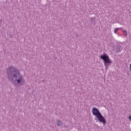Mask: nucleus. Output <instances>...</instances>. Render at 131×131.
Wrapping results in <instances>:
<instances>
[{"mask_svg":"<svg viewBox=\"0 0 131 131\" xmlns=\"http://www.w3.org/2000/svg\"><path fill=\"white\" fill-rule=\"evenodd\" d=\"M6 73L9 81L12 82L15 86L17 84L18 85L25 84V79L20 73L19 70L16 69L15 67L11 66L6 69Z\"/></svg>","mask_w":131,"mask_h":131,"instance_id":"1","label":"nucleus"},{"mask_svg":"<svg viewBox=\"0 0 131 131\" xmlns=\"http://www.w3.org/2000/svg\"><path fill=\"white\" fill-rule=\"evenodd\" d=\"M122 32H123L124 35H125V36H127V32H126V31H124V30H122Z\"/></svg>","mask_w":131,"mask_h":131,"instance_id":"6","label":"nucleus"},{"mask_svg":"<svg viewBox=\"0 0 131 131\" xmlns=\"http://www.w3.org/2000/svg\"><path fill=\"white\" fill-rule=\"evenodd\" d=\"M63 124V122H62V121L61 120H58L57 121V126H61Z\"/></svg>","mask_w":131,"mask_h":131,"instance_id":"5","label":"nucleus"},{"mask_svg":"<svg viewBox=\"0 0 131 131\" xmlns=\"http://www.w3.org/2000/svg\"><path fill=\"white\" fill-rule=\"evenodd\" d=\"M91 21L95 22V17L91 18Z\"/></svg>","mask_w":131,"mask_h":131,"instance_id":"8","label":"nucleus"},{"mask_svg":"<svg viewBox=\"0 0 131 131\" xmlns=\"http://www.w3.org/2000/svg\"><path fill=\"white\" fill-rule=\"evenodd\" d=\"M118 30H119V28H116L115 31H114V33H117V31H118Z\"/></svg>","mask_w":131,"mask_h":131,"instance_id":"7","label":"nucleus"},{"mask_svg":"<svg viewBox=\"0 0 131 131\" xmlns=\"http://www.w3.org/2000/svg\"><path fill=\"white\" fill-rule=\"evenodd\" d=\"M123 49V48H122V46H118L117 47V48L116 49H115L114 51L116 53H119L122 51Z\"/></svg>","mask_w":131,"mask_h":131,"instance_id":"4","label":"nucleus"},{"mask_svg":"<svg viewBox=\"0 0 131 131\" xmlns=\"http://www.w3.org/2000/svg\"><path fill=\"white\" fill-rule=\"evenodd\" d=\"M92 114L94 116H96V118L98 119L99 122L103 123V124H106V119L103 116L99 109L96 107H93L92 108Z\"/></svg>","mask_w":131,"mask_h":131,"instance_id":"2","label":"nucleus"},{"mask_svg":"<svg viewBox=\"0 0 131 131\" xmlns=\"http://www.w3.org/2000/svg\"><path fill=\"white\" fill-rule=\"evenodd\" d=\"M128 119H129V120H131V115H130V116L128 117Z\"/></svg>","mask_w":131,"mask_h":131,"instance_id":"9","label":"nucleus"},{"mask_svg":"<svg viewBox=\"0 0 131 131\" xmlns=\"http://www.w3.org/2000/svg\"><path fill=\"white\" fill-rule=\"evenodd\" d=\"M100 58L103 60L104 66L105 67V70H107V69H108V66H110V65H111L112 63V61H111V59L109 58V56H108L106 54L100 55Z\"/></svg>","mask_w":131,"mask_h":131,"instance_id":"3","label":"nucleus"}]
</instances>
